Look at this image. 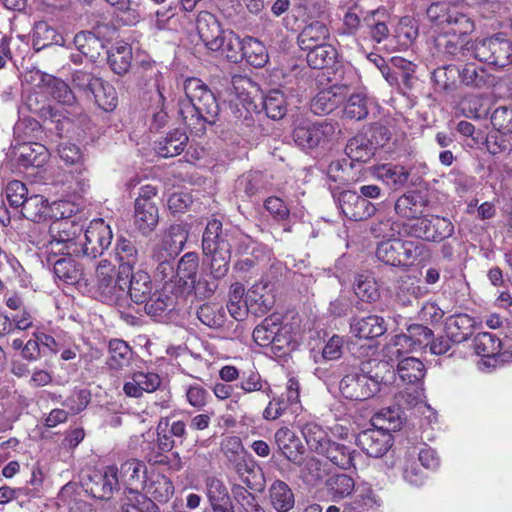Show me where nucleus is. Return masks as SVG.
Instances as JSON below:
<instances>
[{
	"label": "nucleus",
	"mask_w": 512,
	"mask_h": 512,
	"mask_svg": "<svg viewBox=\"0 0 512 512\" xmlns=\"http://www.w3.org/2000/svg\"><path fill=\"white\" fill-rule=\"evenodd\" d=\"M186 99L179 103V115L192 135L201 136L207 124H212L219 113V104L214 93L199 78L185 81Z\"/></svg>",
	"instance_id": "1"
},
{
	"label": "nucleus",
	"mask_w": 512,
	"mask_h": 512,
	"mask_svg": "<svg viewBox=\"0 0 512 512\" xmlns=\"http://www.w3.org/2000/svg\"><path fill=\"white\" fill-rule=\"evenodd\" d=\"M371 362H362L358 368L346 374L340 381L342 395L350 400L363 401L373 397L381 384L394 382L396 372L387 361L374 362L373 370H369Z\"/></svg>",
	"instance_id": "2"
},
{
	"label": "nucleus",
	"mask_w": 512,
	"mask_h": 512,
	"mask_svg": "<svg viewBox=\"0 0 512 512\" xmlns=\"http://www.w3.org/2000/svg\"><path fill=\"white\" fill-rule=\"evenodd\" d=\"M425 246L399 236L380 241L375 250L377 259L389 266L407 269L423 254Z\"/></svg>",
	"instance_id": "3"
},
{
	"label": "nucleus",
	"mask_w": 512,
	"mask_h": 512,
	"mask_svg": "<svg viewBox=\"0 0 512 512\" xmlns=\"http://www.w3.org/2000/svg\"><path fill=\"white\" fill-rule=\"evenodd\" d=\"M96 293L101 302L112 306H120L126 297L128 278L121 274L116 275L115 266L102 260L96 267Z\"/></svg>",
	"instance_id": "4"
},
{
	"label": "nucleus",
	"mask_w": 512,
	"mask_h": 512,
	"mask_svg": "<svg viewBox=\"0 0 512 512\" xmlns=\"http://www.w3.org/2000/svg\"><path fill=\"white\" fill-rule=\"evenodd\" d=\"M83 231V223L70 217H64L54 220L49 226L48 234L34 243L39 249L62 245L59 251L64 253L66 250L67 254H73V248L79 245Z\"/></svg>",
	"instance_id": "5"
},
{
	"label": "nucleus",
	"mask_w": 512,
	"mask_h": 512,
	"mask_svg": "<svg viewBox=\"0 0 512 512\" xmlns=\"http://www.w3.org/2000/svg\"><path fill=\"white\" fill-rule=\"evenodd\" d=\"M404 230L409 237L426 242L441 243L455 232L450 219L439 215H422L417 221L407 223Z\"/></svg>",
	"instance_id": "6"
},
{
	"label": "nucleus",
	"mask_w": 512,
	"mask_h": 512,
	"mask_svg": "<svg viewBox=\"0 0 512 512\" xmlns=\"http://www.w3.org/2000/svg\"><path fill=\"white\" fill-rule=\"evenodd\" d=\"M84 241L73 248V254L95 259L101 256L111 245L113 234L111 227L102 218L93 219L84 230Z\"/></svg>",
	"instance_id": "7"
},
{
	"label": "nucleus",
	"mask_w": 512,
	"mask_h": 512,
	"mask_svg": "<svg viewBox=\"0 0 512 512\" xmlns=\"http://www.w3.org/2000/svg\"><path fill=\"white\" fill-rule=\"evenodd\" d=\"M336 130L327 120L321 122L302 121L293 130L292 137L301 149L312 150L330 141Z\"/></svg>",
	"instance_id": "8"
},
{
	"label": "nucleus",
	"mask_w": 512,
	"mask_h": 512,
	"mask_svg": "<svg viewBox=\"0 0 512 512\" xmlns=\"http://www.w3.org/2000/svg\"><path fill=\"white\" fill-rule=\"evenodd\" d=\"M85 489L95 499H111L119 489L118 468L109 465L101 470H94L85 482Z\"/></svg>",
	"instance_id": "9"
},
{
	"label": "nucleus",
	"mask_w": 512,
	"mask_h": 512,
	"mask_svg": "<svg viewBox=\"0 0 512 512\" xmlns=\"http://www.w3.org/2000/svg\"><path fill=\"white\" fill-rule=\"evenodd\" d=\"M341 213L349 220L363 221L374 215L376 207L353 190L340 192L337 198Z\"/></svg>",
	"instance_id": "10"
},
{
	"label": "nucleus",
	"mask_w": 512,
	"mask_h": 512,
	"mask_svg": "<svg viewBox=\"0 0 512 512\" xmlns=\"http://www.w3.org/2000/svg\"><path fill=\"white\" fill-rule=\"evenodd\" d=\"M356 444L369 457H382L392 446V435L376 428L366 429L356 437Z\"/></svg>",
	"instance_id": "11"
},
{
	"label": "nucleus",
	"mask_w": 512,
	"mask_h": 512,
	"mask_svg": "<svg viewBox=\"0 0 512 512\" xmlns=\"http://www.w3.org/2000/svg\"><path fill=\"white\" fill-rule=\"evenodd\" d=\"M429 200L421 191L412 190L399 196L394 203L395 214L405 220L417 221L425 209Z\"/></svg>",
	"instance_id": "12"
},
{
	"label": "nucleus",
	"mask_w": 512,
	"mask_h": 512,
	"mask_svg": "<svg viewBox=\"0 0 512 512\" xmlns=\"http://www.w3.org/2000/svg\"><path fill=\"white\" fill-rule=\"evenodd\" d=\"M274 438L279 451L288 461L296 465L302 464L305 447L294 431L286 426L280 427Z\"/></svg>",
	"instance_id": "13"
},
{
	"label": "nucleus",
	"mask_w": 512,
	"mask_h": 512,
	"mask_svg": "<svg viewBox=\"0 0 512 512\" xmlns=\"http://www.w3.org/2000/svg\"><path fill=\"white\" fill-rule=\"evenodd\" d=\"M386 19H388V13L385 9L374 10L362 20L356 12L349 9L344 15L343 23L348 30L369 29L375 32H388Z\"/></svg>",
	"instance_id": "14"
},
{
	"label": "nucleus",
	"mask_w": 512,
	"mask_h": 512,
	"mask_svg": "<svg viewBox=\"0 0 512 512\" xmlns=\"http://www.w3.org/2000/svg\"><path fill=\"white\" fill-rule=\"evenodd\" d=\"M230 233L223 230L222 222L218 219L208 221L202 237L203 253L231 250Z\"/></svg>",
	"instance_id": "15"
},
{
	"label": "nucleus",
	"mask_w": 512,
	"mask_h": 512,
	"mask_svg": "<svg viewBox=\"0 0 512 512\" xmlns=\"http://www.w3.org/2000/svg\"><path fill=\"white\" fill-rule=\"evenodd\" d=\"M147 478V467L138 459H129L123 462L118 469L119 484H123L130 491L143 489Z\"/></svg>",
	"instance_id": "16"
},
{
	"label": "nucleus",
	"mask_w": 512,
	"mask_h": 512,
	"mask_svg": "<svg viewBox=\"0 0 512 512\" xmlns=\"http://www.w3.org/2000/svg\"><path fill=\"white\" fill-rule=\"evenodd\" d=\"M161 385V378L157 373L137 371L134 372L123 386L124 393L129 397L139 398L144 392L152 393Z\"/></svg>",
	"instance_id": "17"
},
{
	"label": "nucleus",
	"mask_w": 512,
	"mask_h": 512,
	"mask_svg": "<svg viewBox=\"0 0 512 512\" xmlns=\"http://www.w3.org/2000/svg\"><path fill=\"white\" fill-rule=\"evenodd\" d=\"M350 329L353 335L360 339H373L382 336L387 331V323L383 317L378 315L354 317L351 320Z\"/></svg>",
	"instance_id": "18"
},
{
	"label": "nucleus",
	"mask_w": 512,
	"mask_h": 512,
	"mask_svg": "<svg viewBox=\"0 0 512 512\" xmlns=\"http://www.w3.org/2000/svg\"><path fill=\"white\" fill-rule=\"evenodd\" d=\"M476 322L468 314L459 313L446 318L445 333L453 343H462L472 334Z\"/></svg>",
	"instance_id": "19"
},
{
	"label": "nucleus",
	"mask_w": 512,
	"mask_h": 512,
	"mask_svg": "<svg viewBox=\"0 0 512 512\" xmlns=\"http://www.w3.org/2000/svg\"><path fill=\"white\" fill-rule=\"evenodd\" d=\"M374 144L367 134L358 133L348 140L345 153L352 161L367 163L377 150Z\"/></svg>",
	"instance_id": "20"
},
{
	"label": "nucleus",
	"mask_w": 512,
	"mask_h": 512,
	"mask_svg": "<svg viewBox=\"0 0 512 512\" xmlns=\"http://www.w3.org/2000/svg\"><path fill=\"white\" fill-rule=\"evenodd\" d=\"M115 257L119 262L120 273L125 274V278H129L139 260V253L134 242L124 237L118 238L115 246Z\"/></svg>",
	"instance_id": "21"
},
{
	"label": "nucleus",
	"mask_w": 512,
	"mask_h": 512,
	"mask_svg": "<svg viewBox=\"0 0 512 512\" xmlns=\"http://www.w3.org/2000/svg\"><path fill=\"white\" fill-rule=\"evenodd\" d=\"M40 84L56 101L64 105H73L76 97L71 87L62 79L45 73H37Z\"/></svg>",
	"instance_id": "22"
},
{
	"label": "nucleus",
	"mask_w": 512,
	"mask_h": 512,
	"mask_svg": "<svg viewBox=\"0 0 512 512\" xmlns=\"http://www.w3.org/2000/svg\"><path fill=\"white\" fill-rule=\"evenodd\" d=\"M128 279L129 285H127L126 295L129 294L131 300L135 303L142 304L153 294L152 280L147 272L143 270L132 271Z\"/></svg>",
	"instance_id": "23"
},
{
	"label": "nucleus",
	"mask_w": 512,
	"mask_h": 512,
	"mask_svg": "<svg viewBox=\"0 0 512 512\" xmlns=\"http://www.w3.org/2000/svg\"><path fill=\"white\" fill-rule=\"evenodd\" d=\"M188 140L189 138L185 132L175 129L173 132L168 133L163 139L156 141L154 149L160 157H174L184 151Z\"/></svg>",
	"instance_id": "24"
},
{
	"label": "nucleus",
	"mask_w": 512,
	"mask_h": 512,
	"mask_svg": "<svg viewBox=\"0 0 512 512\" xmlns=\"http://www.w3.org/2000/svg\"><path fill=\"white\" fill-rule=\"evenodd\" d=\"M134 209V223L138 230L143 235L154 231L159 222V212L156 204L135 202Z\"/></svg>",
	"instance_id": "25"
},
{
	"label": "nucleus",
	"mask_w": 512,
	"mask_h": 512,
	"mask_svg": "<svg viewBox=\"0 0 512 512\" xmlns=\"http://www.w3.org/2000/svg\"><path fill=\"white\" fill-rule=\"evenodd\" d=\"M198 270V254L196 252H187L180 258L176 274L184 286L196 289L197 286H200V282L197 283Z\"/></svg>",
	"instance_id": "26"
},
{
	"label": "nucleus",
	"mask_w": 512,
	"mask_h": 512,
	"mask_svg": "<svg viewBox=\"0 0 512 512\" xmlns=\"http://www.w3.org/2000/svg\"><path fill=\"white\" fill-rule=\"evenodd\" d=\"M300 432L309 449L317 454L324 452L331 439L327 431L314 421H307L300 426Z\"/></svg>",
	"instance_id": "27"
},
{
	"label": "nucleus",
	"mask_w": 512,
	"mask_h": 512,
	"mask_svg": "<svg viewBox=\"0 0 512 512\" xmlns=\"http://www.w3.org/2000/svg\"><path fill=\"white\" fill-rule=\"evenodd\" d=\"M320 455L325 456L331 463L341 469L348 470L355 467L356 451L344 444L331 440Z\"/></svg>",
	"instance_id": "28"
},
{
	"label": "nucleus",
	"mask_w": 512,
	"mask_h": 512,
	"mask_svg": "<svg viewBox=\"0 0 512 512\" xmlns=\"http://www.w3.org/2000/svg\"><path fill=\"white\" fill-rule=\"evenodd\" d=\"M269 501L277 512H288L295 505V497L287 483L274 481L269 487Z\"/></svg>",
	"instance_id": "29"
},
{
	"label": "nucleus",
	"mask_w": 512,
	"mask_h": 512,
	"mask_svg": "<svg viewBox=\"0 0 512 512\" xmlns=\"http://www.w3.org/2000/svg\"><path fill=\"white\" fill-rule=\"evenodd\" d=\"M227 310L232 318L237 321L243 320L249 312L247 293L242 283L235 282L230 286L228 292Z\"/></svg>",
	"instance_id": "30"
},
{
	"label": "nucleus",
	"mask_w": 512,
	"mask_h": 512,
	"mask_svg": "<svg viewBox=\"0 0 512 512\" xmlns=\"http://www.w3.org/2000/svg\"><path fill=\"white\" fill-rule=\"evenodd\" d=\"M396 371L404 383L412 385H420L426 373L423 362L415 357L403 358Z\"/></svg>",
	"instance_id": "31"
},
{
	"label": "nucleus",
	"mask_w": 512,
	"mask_h": 512,
	"mask_svg": "<svg viewBox=\"0 0 512 512\" xmlns=\"http://www.w3.org/2000/svg\"><path fill=\"white\" fill-rule=\"evenodd\" d=\"M53 271L59 280L69 285L77 284L83 275L81 265L71 257H63L56 260Z\"/></svg>",
	"instance_id": "32"
},
{
	"label": "nucleus",
	"mask_w": 512,
	"mask_h": 512,
	"mask_svg": "<svg viewBox=\"0 0 512 512\" xmlns=\"http://www.w3.org/2000/svg\"><path fill=\"white\" fill-rule=\"evenodd\" d=\"M109 357L107 364L111 369L120 370L129 366L132 360V349L128 343L122 339H112L108 346Z\"/></svg>",
	"instance_id": "33"
},
{
	"label": "nucleus",
	"mask_w": 512,
	"mask_h": 512,
	"mask_svg": "<svg viewBox=\"0 0 512 512\" xmlns=\"http://www.w3.org/2000/svg\"><path fill=\"white\" fill-rule=\"evenodd\" d=\"M49 159L47 148L40 143H27L22 145L18 158L19 163L25 167H42Z\"/></svg>",
	"instance_id": "34"
},
{
	"label": "nucleus",
	"mask_w": 512,
	"mask_h": 512,
	"mask_svg": "<svg viewBox=\"0 0 512 512\" xmlns=\"http://www.w3.org/2000/svg\"><path fill=\"white\" fill-rule=\"evenodd\" d=\"M472 345L478 356L488 359L486 364L490 366L497 351L501 348V340L490 332H482L474 337Z\"/></svg>",
	"instance_id": "35"
},
{
	"label": "nucleus",
	"mask_w": 512,
	"mask_h": 512,
	"mask_svg": "<svg viewBox=\"0 0 512 512\" xmlns=\"http://www.w3.org/2000/svg\"><path fill=\"white\" fill-rule=\"evenodd\" d=\"M263 206L273 221L281 225L285 232L291 231L290 208L282 198L270 196L265 199Z\"/></svg>",
	"instance_id": "36"
},
{
	"label": "nucleus",
	"mask_w": 512,
	"mask_h": 512,
	"mask_svg": "<svg viewBox=\"0 0 512 512\" xmlns=\"http://www.w3.org/2000/svg\"><path fill=\"white\" fill-rule=\"evenodd\" d=\"M22 216L35 223H40L49 215L47 199L38 194L31 195L21 208Z\"/></svg>",
	"instance_id": "37"
},
{
	"label": "nucleus",
	"mask_w": 512,
	"mask_h": 512,
	"mask_svg": "<svg viewBox=\"0 0 512 512\" xmlns=\"http://www.w3.org/2000/svg\"><path fill=\"white\" fill-rule=\"evenodd\" d=\"M95 103L104 111H113L118 105L117 91L110 83L99 80V85L94 87L91 96Z\"/></svg>",
	"instance_id": "38"
},
{
	"label": "nucleus",
	"mask_w": 512,
	"mask_h": 512,
	"mask_svg": "<svg viewBox=\"0 0 512 512\" xmlns=\"http://www.w3.org/2000/svg\"><path fill=\"white\" fill-rule=\"evenodd\" d=\"M243 59L251 66L263 67L268 61L267 49L261 41L246 35L244 38Z\"/></svg>",
	"instance_id": "39"
},
{
	"label": "nucleus",
	"mask_w": 512,
	"mask_h": 512,
	"mask_svg": "<svg viewBox=\"0 0 512 512\" xmlns=\"http://www.w3.org/2000/svg\"><path fill=\"white\" fill-rule=\"evenodd\" d=\"M144 310L153 318L162 317L174 307V298L165 291H155L144 302Z\"/></svg>",
	"instance_id": "40"
},
{
	"label": "nucleus",
	"mask_w": 512,
	"mask_h": 512,
	"mask_svg": "<svg viewBox=\"0 0 512 512\" xmlns=\"http://www.w3.org/2000/svg\"><path fill=\"white\" fill-rule=\"evenodd\" d=\"M405 225L407 223H401L393 217L377 218L370 226V233L375 238L389 240L400 236Z\"/></svg>",
	"instance_id": "41"
},
{
	"label": "nucleus",
	"mask_w": 512,
	"mask_h": 512,
	"mask_svg": "<svg viewBox=\"0 0 512 512\" xmlns=\"http://www.w3.org/2000/svg\"><path fill=\"white\" fill-rule=\"evenodd\" d=\"M197 318L210 328H220L225 324L226 313L218 303H204L197 310Z\"/></svg>",
	"instance_id": "42"
},
{
	"label": "nucleus",
	"mask_w": 512,
	"mask_h": 512,
	"mask_svg": "<svg viewBox=\"0 0 512 512\" xmlns=\"http://www.w3.org/2000/svg\"><path fill=\"white\" fill-rule=\"evenodd\" d=\"M337 57V51L333 45L326 40L319 47L307 53L308 65L313 69H323L331 66Z\"/></svg>",
	"instance_id": "43"
},
{
	"label": "nucleus",
	"mask_w": 512,
	"mask_h": 512,
	"mask_svg": "<svg viewBox=\"0 0 512 512\" xmlns=\"http://www.w3.org/2000/svg\"><path fill=\"white\" fill-rule=\"evenodd\" d=\"M205 495L211 505L227 503L231 499L227 486L221 477L208 475L204 479Z\"/></svg>",
	"instance_id": "44"
},
{
	"label": "nucleus",
	"mask_w": 512,
	"mask_h": 512,
	"mask_svg": "<svg viewBox=\"0 0 512 512\" xmlns=\"http://www.w3.org/2000/svg\"><path fill=\"white\" fill-rule=\"evenodd\" d=\"M373 425L378 429L387 431H397L402 427L401 411L397 407L383 408L372 417Z\"/></svg>",
	"instance_id": "45"
},
{
	"label": "nucleus",
	"mask_w": 512,
	"mask_h": 512,
	"mask_svg": "<svg viewBox=\"0 0 512 512\" xmlns=\"http://www.w3.org/2000/svg\"><path fill=\"white\" fill-rule=\"evenodd\" d=\"M232 91L242 102H252L260 91L259 85L246 75H233Z\"/></svg>",
	"instance_id": "46"
},
{
	"label": "nucleus",
	"mask_w": 512,
	"mask_h": 512,
	"mask_svg": "<svg viewBox=\"0 0 512 512\" xmlns=\"http://www.w3.org/2000/svg\"><path fill=\"white\" fill-rule=\"evenodd\" d=\"M432 337L433 331L427 326L422 324H411L407 328V334L398 337V342L396 344H399L401 340L405 342L409 341L413 349H422L429 345Z\"/></svg>",
	"instance_id": "47"
},
{
	"label": "nucleus",
	"mask_w": 512,
	"mask_h": 512,
	"mask_svg": "<svg viewBox=\"0 0 512 512\" xmlns=\"http://www.w3.org/2000/svg\"><path fill=\"white\" fill-rule=\"evenodd\" d=\"M280 315L272 314L266 317L261 324L257 325L252 333L253 340L261 347H268L273 343L275 329L277 327Z\"/></svg>",
	"instance_id": "48"
},
{
	"label": "nucleus",
	"mask_w": 512,
	"mask_h": 512,
	"mask_svg": "<svg viewBox=\"0 0 512 512\" xmlns=\"http://www.w3.org/2000/svg\"><path fill=\"white\" fill-rule=\"evenodd\" d=\"M168 421L165 422V427L162 428V421L157 426V439L156 445L159 452L153 456L149 457L148 461L156 464H166L168 457L164 455V453L172 451L175 447V439L172 435L167 431Z\"/></svg>",
	"instance_id": "49"
},
{
	"label": "nucleus",
	"mask_w": 512,
	"mask_h": 512,
	"mask_svg": "<svg viewBox=\"0 0 512 512\" xmlns=\"http://www.w3.org/2000/svg\"><path fill=\"white\" fill-rule=\"evenodd\" d=\"M73 45L78 51L87 57H97L104 48L103 40L99 34H74Z\"/></svg>",
	"instance_id": "50"
},
{
	"label": "nucleus",
	"mask_w": 512,
	"mask_h": 512,
	"mask_svg": "<svg viewBox=\"0 0 512 512\" xmlns=\"http://www.w3.org/2000/svg\"><path fill=\"white\" fill-rule=\"evenodd\" d=\"M143 489H145L155 501L160 503L167 502L174 493V486L171 480L164 475L157 476L155 480L149 483L146 481Z\"/></svg>",
	"instance_id": "51"
},
{
	"label": "nucleus",
	"mask_w": 512,
	"mask_h": 512,
	"mask_svg": "<svg viewBox=\"0 0 512 512\" xmlns=\"http://www.w3.org/2000/svg\"><path fill=\"white\" fill-rule=\"evenodd\" d=\"M380 177L393 189H399L408 182L410 171L401 165L384 164L380 169Z\"/></svg>",
	"instance_id": "52"
},
{
	"label": "nucleus",
	"mask_w": 512,
	"mask_h": 512,
	"mask_svg": "<svg viewBox=\"0 0 512 512\" xmlns=\"http://www.w3.org/2000/svg\"><path fill=\"white\" fill-rule=\"evenodd\" d=\"M203 254L209 259L210 275L214 279L220 280L228 274L231 250H222Z\"/></svg>",
	"instance_id": "53"
},
{
	"label": "nucleus",
	"mask_w": 512,
	"mask_h": 512,
	"mask_svg": "<svg viewBox=\"0 0 512 512\" xmlns=\"http://www.w3.org/2000/svg\"><path fill=\"white\" fill-rule=\"evenodd\" d=\"M273 335L275 336L273 343L269 345L271 346L272 352L278 356L284 355L286 349H288L294 341L292 326L288 323H283L282 317L280 316L275 334Z\"/></svg>",
	"instance_id": "54"
},
{
	"label": "nucleus",
	"mask_w": 512,
	"mask_h": 512,
	"mask_svg": "<svg viewBox=\"0 0 512 512\" xmlns=\"http://www.w3.org/2000/svg\"><path fill=\"white\" fill-rule=\"evenodd\" d=\"M263 109L269 118L282 119L287 112L284 94L279 90L270 91L263 98Z\"/></svg>",
	"instance_id": "55"
},
{
	"label": "nucleus",
	"mask_w": 512,
	"mask_h": 512,
	"mask_svg": "<svg viewBox=\"0 0 512 512\" xmlns=\"http://www.w3.org/2000/svg\"><path fill=\"white\" fill-rule=\"evenodd\" d=\"M356 296L367 303L376 302L380 298L379 286L370 276L359 275L354 287Z\"/></svg>",
	"instance_id": "56"
},
{
	"label": "nucleus",
	"mask_w": 512,
	"mask_h": 512,
	"mask_svg": "<svg viewBox=\"0 0 512 512\" xmlns=\"http://www.w3.org/2000/svg\"><path fill=\"white\" fill-rule=\"evenodd\" d=\"M220 449L227 460L234 464V467L237 463L245 461L243 458L245 449L241 438L238 436L231 435L224 437L220 443Z\"/></svg>",
	"instance_id": "57"
},
{
	"label": "nucleus",
	"mask_w": 512,
	"mask_h": 512,
	"mask_svg": "<svg viewBox=\"0 0 512 512\" xmlns=\"http://www.w3.org/2000/svg\"><path fill=\"white\" fill-rule=\"evenodd\" d=\"M428 473L420 468L418 462L412 458H405L402 465L403 480L413 487H421L428 480Z\"/></svg>",
	"instance_id": "58"
},
{
	"label": "nucleus",
	"mask_w": 512,
	"mask_h": 512,
	"mask_svg": "<svg viewBox=\"0 0 512 512\" xmlns=\"http://www.w3.org/2000/svg\"><path fill=\"white\" fill-rule=\"evenodd\" d=\"M368 115V99L364 94H352L344 107V116L351 120L360 121Z\"/></svg>",
	"instance_id": "59"
},
{
	"label": "nucleus",
	"mask_w": 512,
	"mask_h": 512,
	"mask_svg": "<svg viewBox=\"0 0 512 512\" xmlns=\"http://www.w3.org/2000/svg\"><path fill=\"white\" fill-rule=\"evenodd\" d=\"M91 401V392L85 388H75L61 403L71 415L84 411Z\"/></svg>",
	"instance_id": "60"
},
{
	"label": "nucleus",
	"mask_w": 512,
	"mask_h": 512,
	"mask_svg": "<svg viewBox=\"0 0 512 512\" xmlns=\"http://www.w3.org/2000/svg\"><path fill=\"white\" fill-rule=\"evenodd\" d=\"M459 77L464 85L481 88L488 83L490 75L484 67L466 64L462 71H459Z\"/></svg>",
	"instance_id": "61"
},
{
	"label": "nucleus",
	"mask_w": 512,
	"mask_h": 512,
	"mask_svg": "<svg viewBox=\"0 0 512 512\" xmlns=\"http://www.w3.org/2000/svg\"><path fill=\"white\" fill-rule=\"evenodd\" d=\"M355 487L354 480L346 474H337L327 480V488L334 499L349 496Z\"/></svg>",
	"instance_id": "62"
},
{
	"label": "nucleus",
	"mask_w": 512,
	"mask_h": 512,
	"mask_svg": "<svg viewBox=\"0 0 512 512\" xmlns=\"http://www.w3.org/2000/svg\"><path fill=\"white\" fill-rule=\"evenodd\" d=\"M459 70L454 66L439 67L432 73V79L439 89L450 92L457 87Z\"/></svg>",
	"instance_id": "63"
},
{
	"label": "nucleus",
	"mask_w": 512,
	"mask_h": 512,
	"mask_svg": "<svg viewBox=\"0 0 512 512\" xmlns=\"http://www.w3.org/2000/svg\"><path fill=\"white\" fill-rule=\"evenodd\" d=\"M239 387L245 393L263 391L267 394L268 397H270V394L272 393L271 387L268 385L266 381H263L259 372L253 370L247 372L244 371L240 375Z\"/></svg>",
	"instance_id": "64"
}]
</instances>
